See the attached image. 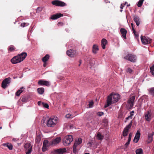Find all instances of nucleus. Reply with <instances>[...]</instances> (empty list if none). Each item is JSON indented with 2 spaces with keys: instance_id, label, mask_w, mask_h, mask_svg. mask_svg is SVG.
Masks as SVG:
<instances>
[{
  "instance_id": "obj_49",
  "label": "nucleus",
  "mask_w": 154,
  "mask_h": 154,
  "mask_svg": "<svg viewBox=\"0 0 154 154\" xmlns=\"http://www.w3.org/2000/svg\"><path fill=\"white\" fill-rule=\"evenodd\" d=\"M42 102L41 101H39L38 102V104L39 106L42 105Z\"/></svg>"
},
{
  "instance_id": "obj_41",
  "label": "nucleus",
  "mask_w": 154,
  "mask_h": 154,
  "mask_svg": "<svg viewBox=\"0 0 154 154\" xmlns=\"http://www.w3.org/2000/svg\"><path fill=\"white\" fill-rule=\"evenodd\" d=\"M94 104L93 101H91L89 102V106L90 108H92L93 107Z\"/></svg>"
},
{
  "instance_id": "obj_27",
  "label": "nucleus",
  "mask_w": 154,
  "mask_h": 154,
  "mask_svg": "<svg viewBox=\"0 0 154 154\" xmlns=\"http://www.w3.org/2000/svg\"><path fill=\"white\" fill-rule=\"evenodd\" d=\"M37 91L39 94H42L44 92L45 89L43 88H40L37 89Z\"/></svg>"
},
{
  "instance_id": "obj_47",
  "label": "nucleus",
  "mask_w": 154,
  "mask_h": 154,
  "mask_svg": "<svg viewBox=\"0 0 154 154\" xmlns=\"http://www.w3.org/2000/svg\"><path fill=\"white\" fill-rule=\"evenodd\" d=\"M97 115L99 116H101L103 115V112H99L97 113Z\"/></svg>"
},
{
  "instance_id": "obj_14",
  "label": "nucleus",
  "mask_w": 154,
  "mask_h": 154,
  "mask_svg": "<svg viewBox=\"0 0 154 154\" xmlns=\"http://www.w3.org/2000/svg\"><path fill=\"white\" fill-rule=\"evenodd\" d=\"M135 98V96H133L130 97L127 103L129 106L130 107H132L134 105V101Z\"/></svg>"
},
{
  "instance_id": "obj_50",
  "label": "nucleus",
  "mask_w": 154,
  "mask_h": 154,
  "mask_svg": "<svg viewBox=\"0 0 154 154\" xmlns=\"http://www.w3.org/2000/svg\"><path fill=\"white\" fill-rule=\"evenodd\" d=\"M124 6H125V5H124V4H121V6L120 7L121 9H122L123 8V7H124Z\"/></svg>"
},
{
  "instance_id": "obj_58",
  "label": "nucleus",
  "mask_w": 154,
  "mask_h": 154,
  "mask_svg": "<svg viewBox=\"0 0 154 154\" xmlns=\"http://www.w3.org/2000/svg\"><path fill=\"white\" fill-rule=\"evenodd\" d=\"M120 11L122 12V9H121V10H120Z\"/></svg>"
},
{
  "instance_id": "obj_35",
  "label": "nucleus",
  "mask_w": 154,
  "mask_h": 154,
  "mask_svg": "<svg viewBox=\"0 0 154 154\" xmlns=\"http://www.w3.org/2000/svg\"><path fill=\"white\" fill-rule=\"evenodd\" d=\"M75 116V115H74L69 113L66 115V117L67 118H72Z\"/></svg>"
},
{
  "instance_id": "obj_40",
  "label": "nucleus",
  "mask_w": 154,
  "mask_h": 154,
  "mask_svg": "<svg viewBox=\"0 0 154 154\" xmlns=\"http://www.w3.org/2000/svg\"><path fill=\"white\" fill-rule=\"evenodd\" d=\"M48 147L47 146L43 145V147L42 148V151L43 152L47 150Z\"/></svg>"
},
{
  "instance_id": "obj_34",
  "label": "nucleus",
  "mask_w": 154,
  "mask_h": 154,
  "mask_svg": "<svg viewBox=\"0 0 154 154\" xmlns=\"http://www.w3.org/2000/svg\"><path fill=\"white\" fill-rule=\"evenodd\" d=\"M150 71L152 75H154V64L150 67Z\"/></svg>"
},
{
  "instance_id": "obj_61",
  "label": "nucleus",
  "mask_w": 154,
  "mask_h": 154,
  "mask_svg": "<svg viewBox=\"0 0 154 154\" xmlns=\"http://www.w3.org/2000/svg\"><path fill=\"white\" fill-rule=\"evenodd\" d=\"M22 101H23V99H22Z\"/></svg>"
},
{
  "instance_id": "obj_37",
  "label": "nucleus",
  "mask_w": 154,
  "mask_h": 154,
  "mask_svg": "<svg viewBox=\"0 0 154 154\" xmlns=\"http://www.w3.org/2000/svg\"><path fill=\"white\" fill-rule=\"evenodd\" d=\"M144 0H140L138 2L137 6L138 7H140L142 5Z\"/></svg>"
},
{
  "instance_id": "obj_24",
  "label": "nucleus",
  "mask_w": 154,
  "mask_h": 154,
  "mask_svg": "<svg viewBox=\"0 0 154 154\" xmlns=\"http://www.w3.org/2000/svg\"><path fill=\"white\" fill-rule=\"evenodd\" d=\"M134 20L136 23L137 26H138L140 24V21L139 17L136 16L134 17Z\"/></svg>"
},
{
  "instance_id": "obj_52",
  "label": "nucleus",
  "mask_w": 154,
  "mask_h": 154,
  "mask_svg": "<svg viewBox=\"0 0 154 154\" xmlns=\"http://www.w3.org/2000/svg\"><path fill=\"white\" fill-rule=\"evenodd\" d=\"M44 63L43 64V66L44 67H45L46 66V65H47L46 62H44Z\"/></svg>"
},
{
  "instance_id": "obj_44",
  "label": "nucleus",
  "mask_w": 154,
  "mask_h": 154,
  "mask_svg": "<svg viewBox=\"0 0 154 154\" xmlns=\"http://www.w3.org/2000/svg\"><path fill=\"white\" fill-rule=\"evenodd\" d=\"M130 140H128V142L126 143H125V146L126 147H127L128 146V145L130 143Z\"/></svg>"
},
{
  "instance_id": "obj_53",
  "label": "nucleus",
  "mask_w": 154,
  "mask_h": 154,
  "mask_svg": "<svg viewBox=\"0 0 154 154\" xmlns=\"http://www.w3.org/2000/svg\"><path fill=\"white\" fill-rule=\"evenodd\" d=\"M13 140L14 141H16V140H17L15 138H13Z\"/></svg>"
},
{
  "instance_id": "obj_46",
  "label": "nucleus",
  "mask_w": 154,
  "mask_h": 154,
  "mask_svg": "<svg viewBox=\"0 0 154 154\" xmlns=\"http://www.w3.org/2000/svg\"><path fill=\"white\" fill-rule=\"evenodd\" d=\"M127 71L128 72L130 73H131L132 72V70L130 68H128L127 69Z\"/></svg>"
},
{
  "instance_id": "obj_12",
  "label": "nucleus",
  "mask_w": 154,
  "mask_h": 154,
  "mask_svg": "<svg viewBox=\"0 0 154 154\" xmlns=\"http://www.w3.org/2000/svg\"><path fill=\"white\" fill-rule=\"evenodd\" d=\"M82 139L81 138H79L77 140H76L74 143L73 147V150L74 152H76V147L82 143Z\"/></svg>"
},
{
  "instance_id": "obj_26",
  "label": "nucleus",
  "mask_w": 154,
  "mask_h": 154,
  "mask_svg": "<svg viewBox=\"0 0 154 154\" xmlns=\"http://www.w3.org/2000/svg\"><path fill=\"white\" fill-rule=\"evenodd\" d=\"M134 111H132L130 112V115L128 117H126L125 118L126 121H125V122H127V120H128L129 119H131L132 118V116L134 115Z\"/></svg>"
},
{
  "instance_id": "obj_6",
  "label": "nucleus",
  "mask_w": 154,
  "mask_h": 154,
  "mask_svg": "<svg viewBox=\"0 0 154 154\" xmlns=\"http://www.w3.org/2000/svg\"><path fill=\"white\" fill-rule=\"evenodd\" d=\"M11 79L10 77L5 79L2 82V87L4 89H5L7 87L11 82Z\"/></svg>"
},
{
  "instance_id": "obj_19",
  "label": "nucleus",
  "mask_w": 154,
  "mask_h": 154,
  "mask_svg": "<svg viewBox=\"0 0 154 154\" xmlns=\"http://www.w3.org/2000/svg\"><path fill=\"white\" fill-rule=\"evenodd\" d=\"M140 134L139 131H137L134 139V142L137 143L139 140Z\"/></svg>"
},
{
  "instance_id": "obj_1",
  "label": "nucleus",
  "mask_w": 154,
  "mask_h": 154,
  "mask_svg": "<svg viewBox=\"0 0 154 154\" xmlns=\"http://www.w3.org/2000/svg\"><path fill=\"white\" fill-rule=\"evenodd\" d=\"M119 97V95L118 94H110L107 97V102L105 105V107L106 108L111 104L116 103L118 101Z\"/></svg>"
},
{
  "instance_id": "obj_39",
  "label": "nucleus",
  "mask_w": 154,
  "mask_h": 154,
  "mask_svg": "<svg viewBox=\"0 0 154 154\" xmlns=\"http://www.w3.org/2000/svg\"><path fill=\"white\" fill-rule=\"evenodd\" d=\"M43 145L48 147V146L49 145V144L48 141L47 140H45L44 141Z\"/></svg>"
},
{
  "instance_id": "obj_5",
  "label": "nucleus",
  "mask_w": 154,
  "mask_h": 154,
  "mask_svg": "<svg viewBox=\"0 0 154 154\" xmlns=\"http://www.w3.org/2000/svg\"><path fill=\"white\" fill-rule=\"evenodd\" d=\"M124 59L132 62H135L136 61V57L135 55L131 54H127Z\"/></svg>"
},
{
  "instance_id": "obj_29",
  "label": "nucleus",
  "mask_w": 154,
  "mask_h": 154,
  "mask_svg": "<svg viewBox=\"0 0 154 154\" xmlns=\"http://www.w3.org/2000/svg\"><path fill=\"white\" fill-rule=\"evenodd\" d=\"M149 94L153 96H154V87H152L148 89Z\"/></svg>"
},
{
  "instance_id": "obj_21",
  "label": "nucleus",
  "mask_w": 154,
  "mask_h": 154,
  "mask_svg": "<svg viewBox=\"0 0 154 154\" xmlns=\"http://www.w3.org/2000/svg\"><path fill=\"white\" fill-rule=\"evenodd\" d=\"M107 41L105 38H103L101 41V45L103 49L106 48V45L107 44Z\"/></svg>"
},
{
  "instance_id": "obj_45",
  "label": "nucleus",
  "mask_w": 154,
  "mask_h": 154,
  "mask_svg": "<svg viewBox=\"0 0 154 154\" xmlns=\"http://www.w3.org/2000/svg\"><path fill=\"white\" fill-rule=\"evenodd\" d=\"M132 135V133H131L129 134L128 140H129L131 141Z\"/></svg>"
},
{
  "instance_id": "obj_31",
  "label": "nucleus",
  "mask_w": 154,
  "mask_h": 154,
  "mask_svg": "<svg viewBox=\"0 0 154 154\" xmlns=\"http://www.w3.org/2000/svg\"><path fill=\"white\" fill-rule=\"evenodd\" d=\"M4 145L5 146H7L10 150H11L12 149V145L10 143H7L5 144Z\"/></svg>"
},
{
  "instance_id": "obj_16",
  "label": "nucleus",
  "mask_w": 154,
  "mask_h": 154,
  "mask_svg": "<svg viewBox=\"0 0 154 154\" xmlns=\"http://www.w3.org/2000/svg\"><path fill=\"white\" fill-rule=\"evenodd\" d=\"M152 118V113L150 111H148L145 115L146 120L147 121H150Z\"/></svg>"
},
{
  "instance_id": "obj_28",
  "label": "nucleus",
  "mask_w": 154,
  "mask_h": 154,
  "mask_svg": "<svg viewBox=\"0 0 154 154\" xmlns=\"http://www.w3.org/2000/svg\"><path fill=\"white\" fill-rule=\"evenodd\" d=\"M49 56L48 54H46L42 59V61L43 62H46L49 59Z\"/></svg>"
},
{
  "instance_id": "obj_20",
  "label": "nucleus",
  "mask_w": 154,
  "mask_h": 154,
  "mask_svg": "<svg viewBox=\"0 0 154 154\" xmlns=\"http://www.w3.org/2000/svg\"><path fill=\"white\" fill-rule=\"evenodd\" d=\"M154 135V133L153 132H152V133L148 134L147 140L148 143H150L152 142L153 140V136Z\"/></svg>"
},
{
  "instance_id": "obj_54",
  "label": "nucleus",
  "mask_w": 154,
  "mask_h": 154,
  "mask_svg": "<svg viewBox=\"0 0 154 154\" xmlns=\"http://www.w3.org/2000/svg\"><path fill=\"white\" fill-rule=\"evenodd\" d=\"M81 63V60H80V63L79 65V66H80Z\"/></svg>"
},
{
  "instance_id": "obj_25",
  "label": "nucleus",
  "mask_w": 154,
  "mask_h": 154,
  "mask_svg": "<svg viewBox=\"0 0 154 154\" xmlns=\"http://www.w3.org/2000/svg\"><path fill=\"white\" fill-rule=\"evenodd\" d=\"M24 88L23 87H21L19 90H18L16 92L15 95L17 96H19L20 94L23 92Z\"/></svg>"
},
{
  "instance_id": "obj_9",
  "label": "nucleus",
  "mask_w": 154,
  "mask_h": 154,
  "mask_svg": "<svg viewBox=\"0 0 154 154\" xmlns=\"http://www.w3.org/2000/svg\"><path fill=\"white\" fill-rule=\"evenodd\" d=\"M132 123V121H131L130 123L127 125L124 128L123 132V135L125 137L128 134V131L129 129L131 128Z\"/></svg>"
},
{
  "instance_id": "obj_36",
  "label": "nucleus",
  "mask_w": 154,
  "mask_h": 154,
  "mask_svg": "<svg viewBox=\"0 0 154 154\" xmlns=\"http://www.w3.org/2000/svg\"><path fill=\"white\" fill-rule=\"evenodd\" d=\"M41 137L40 135H38L36 137L35 141L37 143H39L40 141Z\"/></svg>"
},
{
  "instance_id": "obj_11",
  "label": "nucleus",
  "mask_w": 154,
  "mask_h": 154,
  "mask_svg": "<svg viewBox=\"0 0 154 154\" xmlns=\"http://www.w3.org/2000/svg\"><path fill=\"white\" fill-rule=\"evenodd\" d=\"M24 147L26 149V154H30L32 149V146L30 143H26L24 146Z\"/></svg>"
},
{
  "instance_id": "obj_56",
  "label": "nucleus",
  "mask_w": 154,
  "mask_h": 154,
  "mask_svg": "<svg viewBox=\"0 0 154 154\" xmlns=\"http://www.w3.org/2000/svg\"><path fill=\"white\" fill-rule=\"evenodd\" d=\"M129 6H130V4H127V7H129Z\"/></svg>"
},
{
  "instance_id": "obj_38",
  "label": "nucleus",
  "mask_w": 154,
  "mask_h": 154,
  "mask_svg": "<svg viewBox=\"0 0 154 154\" xmlns=\"http://www.w3.org/2000/svg\"><path fill=\"white\" fill-rule=\"evenodd\" d=\"M42 106L47 109H48L49 108L48 105L46 103L42 102Z\"/></svg>"
},
{
  "instance_id": "obj_48",
  "label": "nucleus",
  "mask_w": 154,
  "mask_h": 154,
  "mask_svg": "<svg viewBox=\"0 0 154 154\" xmlns=\"http://www.w3.org/2000/svg\"><path fill=\"white\" fill-rule=\"evenodd\" d=\"M57 25L58 26H60V25L62 26L63 25V23L62 22H59L58 23Z\"/></svg>"
},
{
  "instance_id": "obj_22",
  "label": "nucleus",
  "mask_w": 154,
  "mask_h": 154,
  "mask_svg": "<svg viewBox=\"0 0 154 154\" xmlns=\"http://www.w3.org/2000/svg\"><path fill=\"white\" fill-rule=\"evenodd\" d=\"M120 32L122 37L125 39H126V34L127 31L126 29L124 28H121L120 29Z\"/></svg>"
},
{
  "instance_id": "obj_13",
  "label": "nucleus",
  "mask_w": 154,
  "mask_h": 154,
  "mask_svg": "<svg viewBox=\"0 0 154 154\" xmlns=\"http://www.w3.org/2000/svg\"><path fill=\"white\" fill-rule=\"evenodd\" d=\"M66 151V148H62L54 150L53 153L54 154H61Z\"/></svg>"
},
{
  "instance_id": "obj_57",
  "label": "nucleus",
  "mask_w": 154,
  "mask_h": 154,
  "mask_svg": "<svg viewBox=\"0 0 154 154\" xmlns=\"http://www.w3.org/2000/svg\"><path fill=\"white\" fill-rule=\"evenodd\" d=\"M72 128V126H70V128L71 129Z\"/></svg>"
},
{
  "instance_id": "obj_15",
  "label": "nucleus",
  "mask_w": 154,
  "mask_h": 154,
  "mask_svg": "<svg viewBox=\"0 0 154 154\" xmlns=\"http://www.w3.org/2000/svg\"><path fill=\"white\" fill-rule=\"evenodd\" d=\"M38 84L42 85H45L47 86H49L50 85V83L49 82L45 81L42 80H39L38 82Z\"/></svg>"
},
{
  "instance_id": "obj_8",
  "label": "nucleus",
  "mask_w": 154,
  "mask_h": 154,
  "mask_svg": "<svg viewBox=\"0 0 154 154\" xmlns=\"http://www.w3.org/2000/svg\"><path fill=\"white\" fill-rule=\"evenodd\" d=\"M66 54L69 57H73L77 56L78 53L75 50L70 49L67 51Z\"/></svg>"
},
{
  "instance_id": "obj_32",
  "label": "nucleus",
  "mask_w": 154,
  "mask_h": 154,
  "mask_svg": "<svg viewBox=\"0 0 154 154\" xmlns=\"http://www.w3.org/2000/svg\"><path fill=\"white\" fill-rule=\"evenodd\" d=\"M136 154H143V150L141 149H137L136 151Z\"/></svg>"
},
{
  "instance_id": "obj_60",
  "label": "nucleus",
  "mask_w": 154,
  "mask_h": 154,
  "mask_svg": "<svg viewBox=\"0 0 154 154\" xmlns=\"http://www.w3.org/2000/svg\"><path fill=\"white\" fill-rule=\"evenodd\" d=\"M85 154H89V153H85Z\"/></svg>"
},
{
  "instance_id": "obj_55",
  "label": "nucleus",
  "mask_w": 154,
  "mask_h": 154,
  "mask_svg": "<svg viewBox=\"0 0 154 154\" xmlns=\"http://www.w3.org/2000/svg\"><path fill=\"white\" fill-rule=\"evenodd\" d=\"M128 4V3L127 2H125L124 4V5H125L126 4Z\"/></svg>"
},
{
  "instance_id": "obj_2",
  "label": "nucleus",
  "mask_w": 154,
  "mask_h": 154,
  "mask_svg": "<svg viewBox=\"0 0 154 154\" xmlns=\"http://www.w3.org/2000/svg\"><path fill=\"white\" fill-rule=\"evenodd\" d=\"M27 56L26 53H22L17 56L14 57L11 60V62L12 63L14 64L20 63L26 58Z\"/></svg>"
},
{
  "instance_id": "obj_59",
  "label": "nucleus",
  "mask_w": 154,
  "mask_h": 154,
  "mask_svg": "<svg viewBox=\"0 0 154 154\" xmlns=\"http://www.w3.org/2000/svg\"><path fill=\"white\" fill-rule=\"evenodd\" d=\"M135 35L136 36H138V35L137 34H136V32L135 33Z\"/></svg>"
},
{
  "instance_id": "obj_43",
  "label": "nucleus",
  "mask_w": 154,
  "mask_h": 154,
  "mask_svg": "<svg viewBox=\"0 0 154 154\" xmlns=\"http://www.w3.org/2000/svg\"><path fill=\"white\" fill-rule=\"evenodd\" d=\"M131 27H132V30L133 31V32L134 33V35H135L136 31H135V30L134 29V24H133L132 23H131Z\"/></svg>"
},
{
  "instance_id": "obj_23",
  "label": "nucleus",
  "mask_w": 154,
  "mask_h": 154,
  "mask_svg": "<svg viewBox=\"0 0 154 154\" xmlns=\"http://www.w3.org/2000/svg\"><path fill=\"white\" fill-rule=\"evenodd\" d=\"M99 50L98 46L96 45H94L93 46L92 52L93 53L96 54Z\"/></svg>"
},
{
  "instance_id": "obj_42",
  "label": "nucleus",
  "mask_w": 154,
  "mask_h": 154,
  "mask_svg": "<svg viewBox=\"0 0 154 154\" xmlns=\"http://www.w3.org/2000/svg\"><path fill=\"white\" fill-rule=\"evenodd\" d=\"M29 25V23H22L21 24V26L22 27H24L26 26V25Z\"/></svg>"
},
{
  "instance_id": "obj_51",
  "label": "nucleus",
  "mask_w": 154,
  "mask_h": 154,
  "mask_svg": "<svg viewBox=\"0 0 154 154\" xmlns=\"http://www.w3.org/2000/svg\"><path fill=\"white\" fill-rule=\"evenodd\" d=\"M41 9L40 8H38L37 9V12L41 11Z\"/></svg>"
},
{
  "instance_id": "obj_33",
  "label": "nucleus",
  "mask_w": 154,
  "mask_h": 154,
  "mask_svg": "<svg viewBox=\"0 0 154 154\" xmlns=\"http://www.w3.org/2000/svg\"><path fill=\"white\" fill-rule=\"evenodd\" d=\"M8 51H13L15 50L14 47L13 45L10 46L8 48Z\"/></svg>"
},
{
  "instance_id": "obj_4",
  "label": "nucleus",
  "mask_w": 154,
  "mask_h": 154,
  "mask_svg": "<svg viewBox=\"0 0 154 154\" xmlns=\"http://www.w3.org/2000/svg\"><path fill=\"white\" fill-rule=\"evenodd\" d=\"M73 138L71 135L66 136L63 141V144L65 146H67L72 141Z\"/></svg>"
},
{
  "instance_id": "obj_3",
  "label": "nucleus",
  "mask_w": 154,
  "mask_h": 154,
  "mask_svg": "<svg viewBox=\"0 0 154 154\" xmlns=\"http://www.w3.org/2000/svg\"><path fill=\"white\" fill-rule=\"evenodd\" d=\"M58 119L56 116L52 117L47 120V125L48 127L54 126L58 122Z\"/></svg>"
},
{
  "instance_id": "obj_18",
  "label": "nucleus",
  "mask_w": 154,
  "mask_h": 154,
  "mask_svg": "<svg viewBox=\"0 0 154 154\" xmlns=\"http://www.w3.org/2000/svg\"><path fill=\"white\" fill-rule=\"evenodd\" d=\"M63 16V14L58 13L51 16V18L52 20H56Z\"/></svg>"
},
{
  "instance_id": "obj_62",
  "label": "nucleus",
  "mask_w": 154,
  "mask_h": 154,
  "mask_svg": "<svg viewBox=\"0 0 154 154\" xmlns=\"http://www.w3.org/2000/svg\"><path fill=\"white\" fill-rule=\"evenodd\" d=\"M1 110V109L0 108V110Z\"/></svg>"
},
{
  "instance_id": "obj_7",
  "label": "nucleus",
  "mask_w": 154,
  "mask_h": 154,
  "mask_svg": "<svg viewBox=\"0 0 154 154\" xmlns=\"http://www.w3.org/2000/svg\"><path fill=\"white\" fill-rule=\"evenodd\" d=\"M141 39L143 44L146 45L150 44L152 42L151 39L148 37L145 36H141Z\"/></svg>"
},
{
  "instance_id": "obj_17",
  "label": "nucleus",
  "mask_w": 154,
  "mask_h": 154,
  "mask_svg": "<svg viewBox=\"0 0 154 154\" xmlns=\"http://www.w3.org/2000/svg\"><path fill=\"white\" fill-rule=\"evenodd\" d=\"M61 140V139L60 137H57L55 139H53L51 141V144L53 145H56L59 143Z\"/></svg>"
},
{
  "instance_id": "obj_10",
  "label": "nucleus",
  "mask_w": 154,
  "mask_h": 154,
  "mask_svg": "<svg viewBox=\"0 0 154 154\" xmlns=\"http://www.w3.org/2000/svg\"><path fill=\"white\" fill-rule=\"evenodd\" d=\"M52 3L53 5L57 6L63 7L66 5V4L64 2L58 0L53 1Z\"/></svg>"
},
{
  "instance_id": "obj_30",
  "label": "nucleus",
  "mask_w": 154,
  "mask_h": 154,
  "mask_svg": "<svg viewBox=\"0 0 154 154\" xmlns=\"http://www.w3.org/2000/svg\"><path fill=\"white\" fill-rule=\"evenodd\" d=\"M97 136L98 139L99 140H102L103 138V136L101 135L100 133L99 132L97 134Z\"/></svg>"
}]
</instances>
